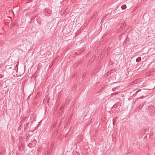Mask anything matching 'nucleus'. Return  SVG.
I'll use <instances>...</instances> for the list:
<instances>
[{"label": "nucleus", "instance_id": "obj_7", "mask_svg": "<svg viewBox=\"0 0 155 155\" xmlns=\"http://www.w3.org/2000/svg\"><path fill=\"white\" fill-rule=\"evenodd\" d=\"M95 57L94 56H93L92 57V59H91V62L92 63L93 61H94V59L95 58Z\"/></svg>", "mask_w": 155, "mask_h": 155}, {"label": "nucleus", "instance_id": "obj_10", "mask_svg": "<svg viewBox=\"0 0 155 155\" xmlns=\"http://www.w3.org/2000/svg\"><path fill=\"white\" fill-rule=\"evenodd\" d=\"M141 91V90H138V91H136V92H139V91Z\"/></svg>", "mask_w": 155, "mask_h": 155}, {"label": "nucleus", "instance_id": "obj_3", "mask_svg": "<svg viewBox=\"0 0 155 155\" xmlns=\"http://www.w3.org/2000/svg\"><path fill=\"white\" fill-rule=\"evenodd\" d=\"M126 8H127V6L125 5H122L121 7V9L123 10L125 9Z\"/></svg>", "mask_w": 155, "mask_h": 155}, {"label": "nucleus", "instance_id": "obj_12", "mask_svg": "<svg viewBox=\"0 0 155 155\" xmlns=\"http://www.w3.org/2000/svg\"><path fill=\"white\" fill-rule=\"evenodd\" d=\"M53 127H54V125H53Z\"/></svg>", "mask_w": 155, "mask_h": 155}, {"label": "nucleus", "instance_id": "obj_1", "mask_svg": "<svg viewBox=\"0 0 155 155\" xmlns=\"http://www.w3.org/2000/svg\"><path fill=\"white\" fill-rule=\"evenodd\" d=\"M148 112L151 116L155 115V108L152 105H150L147 107Z\"/></svg>", "mask_w": 155, "mask_h": 155}, {"label": "nucleus", "instance_id": "obj_4", "mask_svg": "<svg viewBox=\"0 0 155 155\" xmlns=\"http://www.w3.org/2000/svg\"><path fill=\"white\" fill-rule=\"evenodd\" d=\"M141 60V58L140 57H139L136 59V61L137 62H138L140 61Z\"/></svg>", "mask_w": 155, "mask_h": 155}, {"label": "nucleus", "instance_id": "obj_9", "mask_svg": "<svg viewBox=\"0 0 155 155\" xmlns=\"http://www.w3.org/2000/svg\"><path fill=\"white\" fill-rule=\"evenodd\" d=\"M63 119H61V120H60V123H61V122L63 121Z\"/></svg>", "mask_w": 155, "mask_h": 155}, {"label": "nucleus", "instance_id": "obj_2", "mask_svg": "<svg viewBox=\"0 0 155 155\" xmlns=\"http://www.w3.org/2000/svg\"><path fill=\"white\" fill-rule=\"evenodd\" d=\"M36 140L35 139H34L31 143H29L28 144V146L30 148H31L32 147H34L36 145Z\"/></svg>", "mask_w": 155, "mask_h": 155}, {"label": "nucleus", "instance_id": "obj_8", "mask_svg": "<svg viewBox=\"0 0 155 155\" xmlns=\"http://www.w3.org/2000/svg\"><path fill=\"white\" fill-rule=\"evenodd\" d=\"M117 94V92H115V93H114L113 94H112V95H116Z\"/></svg>", "mask_w": 155, "mask_h": 155}, {"label": "nucleus", "instance_id": "obj_6", "mask_svg": "<svg viewBox=\"0 0 155 155\" xmlns=\"http://www.w3.org/2000/svg\"><path fill=\"white\" fill-rule=\"evenodd\" d=\"M47 13H48V14H50L51 12V11L50 10L48 9H47Z\"/></svg>", "mask_w": 155, "mask_h": 155}, {"label": "nucleus", "instance_id": "obj_5", "mask_svg": "<svg viewBox=\"0 0 155 155\" xmlns=\"http://www.w3.org/2000/svg\"><path fill=\"white\" fill-rule=\"evenodd\" d=\"M106 25V28H107V26H110V24L109 23H107L105 24V26Z\"/></svg>", "mask_w": 155, "mask_h": 155}, {"label": "nucleus", "instance_id": "obj_11", "mask_svg": "<svg viewBox=\"0 0 155 155\" xmlns=\"http://www.w3.org/2000/svg\"><path fill=\"white\" fill-rule=\"evenodd\" d=\"M68 121L69 120V118H68Z\"/></svg>", "mask_w": 155, "mask_h": 155}]
</instances>
